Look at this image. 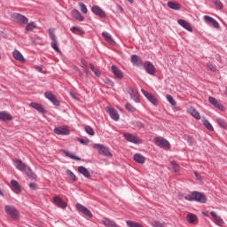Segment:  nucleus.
<instances>
[{
  "instance_id": "obj_1",
  "label": "nucleus",
  "mask_w": 227,
  "mask_h": 227,
  "mask_svg": "<svg viewBox=\"0 0 227 227\" xmlns=\"http://www.w3.org/2000/svg\"><path fill=\"white\" fill-rule=\"evenodd\" d=\"M12 162L14 164V167L18 171H21L26 173V175L28 176V178H31L32 180H35L36 178V175L33 173V170H31L30 167H27L26 163L22 162V160L20 159H13Z\"/></svg>"
},
{
  "instance_id": "obj_2",
  "label": "nucleus",
  "mask_w": 227,
  "mask_h": 227,
  "mask_svg": "<svg viewBox=\"0 0 227 227\" xmlns=\"http://www.w3.org/2000/svg\"><path fill=\"white\" fill-rule=\"evenodd\" d=\"M187 201H196L197 203H207V195L205 193L194 191L192 193L184 196Z\"/></svg>"
},
{
  "instance_id": "obj_3",
  "label": "nucleus",
  "mask_w": 227,
  "mask_h": 227,
  "mask_svg": "<svg viewBox=\"0 0 227 227\" xmlns=\"http://www.w3.org/2000/svg\"><path fill=\"white\" fill-rule=\"evenodd\" d=\"M93 148L98 150L99 155H104V157H113V153L109 151V148L100 144H94Z\"/></svg>"
},
{
  "instance_id": "obj_4",
  "label": "nucleus",
  "mask_w": 227,
  "mask_h": 227,
  "mask_svg": "<svg viewBox=\"0 0 227 227\" xmlns=\"http://www.w3.org/2000/svg\"><path fill=\"white\" fill-rule=\"evenodd\" d=\"M154 143L156 146L163 148V150H169V148H171V144H169V141L161 137H155Z\"/></svg>"
},
{
  "instance_id": "obj_5",
  "label": "nucleus",
  "mask_w": 227,
  "mask_h": 227,
  "mask_svg": "<svg viewBox=\"0 0 227 227\" xmlns=\"http://www.w3.org/2000/svg\"><path fill=\"white\" fill-rule=\"evenodd\" d=\"M5 213L8 215H11L13 219H19L20 217V215H19V210L14 206L7 205L4 207Z\"/></svg>"
},
{
  "instance_id": "obj_6",
  "label": "nucleus",
  "mask_w": 227,
  "mask_h": 227,
  "mask_svg": "<svg viewBox=\"0 0 227 227\" xmlns=\"http://www.w3.org/2000/svg\"><path fill=\"white\" fill-rule=\"evenodd\" d=\"M75 208L78 210V212H81V214H82L86 217H90V219L93 217V214L91 213V211L88 209V207L82 206V204L76 203Z\"/></svg>"
},
{
  "instance_id": "obj_7",
  "label": "nucleus",
  "mask_w": 227,
  "mask_h": 227,
  "mask_svg": "<svg viewBox=\"0 0 227 227\" xmlns=\"http://www.w3.org/2000/svg\"><path fill=\"white\" fill-rule=\"evenodd\" d=\"M123 137L126 139V141H129V143H133L134 145H141V143H143L139 137L132 135L131 133H124Z\"/></svg>"
},
{
  "instance_id": "obj_8",
  "label": "nucleus",
  "mask_w": 227,
  "mask_h": 227,
  "mask_svg": "<svg viewBox=\"0 0 227 227\" xmlns=\"http://www.w3.org/2000/svg\"><path fill=\"white\" fill-rule=\"evenodd\" d=\"M91 12L92 13H94V15L100 17V19H106V17L107 16L106 11L98 5H93L91 7Z\"/></svg>"
},
{
  "instance_id": "obj_9",
  "label": "nucleus",
  "mask_w": 227,
  "mask_h": 227,
  "mask_svg": "<svg viewBox=\"0 0 227 227\" xmlns=\"http://www.w3.org/2000/svg\"><path fill=\"white\" fill-rule=\"evenodd\" d=\"M106 113H108L110 118H112V120H114V121H118L120 120V114H118V111H116V109L107 106Z\"/></svg>"
},
{
  "instance_id": "obj_10",
  "label": "nucleus",
  "mask_w": 227,
  "mask_h": 227,
  "mask_svg": "<svg viewBox=\"0 0 227 227\" xmlns=\"http://www.w3.org/2000/svg\"><path fill=\"white\" fill-rule=\"evenodd\" d=\"M44 96L45 98H47L48 100H50V102H51V104H53V106H56L57 107L59 106V101L58 100V98H56V96L52 94V92L46 91L44 93Z\"/></svg>"
},
{
  "instance_id": "obj_11",
  "label": "nucleus",
  "mask_w": 227,
  "mask_h": 227,
  "mask_svg": "<svg viewBox=\"0 0 227 227\" xmlns=\"http://www.w3.org/2000/svg\"><path fill=\"white\" fill-rule=\"evenodd\" d=\"M208 102L211 104V106H214L216 109H219V111H224V106L223 104H221V101L217 100L214 97H209L208 98Z\"/></svg>"
},
{
  "instance_id": "obj_12",
  "label": "nucleus",
  "mask_w": 227,
  "mask_h": 227,
  "mask_svg": "<svg viewBox=\"0 0 227 227\" xmlns=\"http://www.w3.org/2000/svg\"><path fill=\"white\" fill-rule=\"evenodd\" d=\"M12 19H15L19 24H27L29 22L27 17L17 12L12 14Z\"/></svg>"
},
{
  "instance_id": "obj_13",
  "label": "nucleus",
  "mask_w": 227,
  "mask_h": 227,
  "mask_svg": "<svg viewBox=\"0 0 227 227\" xmlns=\"http://www.w3.org/2000/svg\"><path fill=\"white\" fill-rule=\"evenodd\" d=\"M127 91L132 100H134V102H136L137 104H139V102H141V99H139V93H137V91L134 90V89L130 87L127 89Z\"/></svg>"
},
{
  "instance_id": "obj_14",
  "label": "nucleus",
  "mask_w": 227,
  "mask_h": 227,
  "mask_svg": "<svg viewBox=\"0 0 227 227\" xmlns=\"http://www.w3.org/2000/svg\"><path fill=\"white\" fill-rule=\"evenodd\" d=\"M144 67L145 68V72H147L149 75H155V66H153L152 62L145 61L144 63Z\"/></svg>"
},
{
  "instance_id": "obj_15",
  "label": "nucleus",
  "mask_w": 227,
  "mask_h": 227,
  "mask_svg": "<svg viewBox=\"0 0 227 227\" xmlns=\"http://www.w3.org/2000/svg\"><path fill=\"white\" fill-rule=\"evenodd\" d=\"M54 133L58 136H68L70 130H68L67 127H58L54 129Z\"/></svg>"
},
{
  "instance_id": "obj_16",
  "label": "nucleus",
  "mask_w": 227,
  "mask_h": 227,
  "mask_svg": "<svg viewBox=\"0 0 227 227\" xmlns=\"http://www.w3.org/2000/svg\"><path fill=\"white\" fill-rule=\"evenodd\" d=\"M177 24H179L181 27L186 29V31L192 33V27L191 26V23L187 22L185 20H178Z\"/></svg>"
},
{
  "instance_id": "obj_17",
  "label": "nucleus",
  "mask_w": 227,
  "mask_h": 227,
  "mask_svg": "<svg viewBox=\"0 0 227 227\" xmlns=\"http://www.w3.org/2000/svg\"><path fill=\"white\" fill-rule=\"evenodd\" d=\"M53 201L57 207H59V208H67V202H65L59 196H55Z\"/></svg>"
},
{
  "instance_id": "obj_18",
  "label": "nucleus",
  "mask_w": 227,
  "mask_h": 227,
  "mask_svg": "<svg viewBox=\"0 0 227 227\" xmlns=\"http://www.w3.org/2000/svg\"><path fill=\"white\" fill-rule=\"evenodd\" d=\"M13 120V116L8 114L6 111L0 112V121H12Z\"/></svg>"
},
{
  "instance_id": "obj_19",
  "label": "nucleus",
  "mask_w": 227,
  "mask_h": 227,
  "mask_svg": "<svg viewBox=\"0 0 227 227\" xmlns=\"http://www.w3.org/2000/svg\"><path fill=\"white\" fill-rule=\"evenodd\" d=\"M30 107H33V109H35V111H38V113H41L42 114H45V108H43L42 104L32 102L30 103Z\"/></svg>"
},
{
  "instance_id": "obj_20",
  "label": "nucleus",
  "mask_w": 227,
  "mask_h": 227,
  "mask_svg": "<svg viewBox=\"0 0 227 227\" xmlns=\"http://www.w3.org/2000/svg\"><path fill=\"white\" fill-rule=\"evenodd\" d=\"M112 72L116 79H123V72L116 66H112Z\"/></svg>"
},
{
  "instance_id": "obj_21",
  "label": "nucleus",
  "mask_w": 227,
  "mask_h": 227,
  "mask_svg": "<svg viewBox=\"0 0 227 227\" xmlns=\"http://www.w3.org/2000/svg\"><path fill=\"white\" fill-rule=\"evenodd\" d=\"M78 172L81 175H83V176L85 178H91V174L90 173V171L88 170V168H86V167L84 166H80L78 167Z\"/></svg>"
},
{
  "instance_id": "obj_22",
  "label": "nucleus",
  "mask_w": 227,
  "mask_h": 227,
  "mask_svg": "<svg viewBox=\"0 0 227 227\" xmlns=\"http://www.w3.org/2000/svg\"><path fill=\"white\" fill-rule=\"evenodd\" d=\"M204 20H206V22H209V24H212L215 27V29H219V22H217V20H215V19H214L208 15H205Z\"/></svg>"
},
{
  "instance_id": "obj_23",
  "label": "nucleus",
  "mask_w": 227,
  "mask_h": 227,
  "mask_svg": "<svg viewBox=\"0 0 227 227\" xmlns=\"http://www.w3.org/2000/svg\"><path fill=\"white\" fill-rule=\"evenodd\" d=\"M133 160L137 162V164H145V162H146V158H145L141 153H136L133 156Z\"/></svg>"
},
{
  "instance_id": "obj_24",
  "label": "nucleus",
  "mask_w": 227,
  "mask_h": 227,
  "mask_svg": "<svg viewBox=\"0 0 227 227\" xmlns=\"http://www.w3.org/2000/svg\"><path fill=\"white\" fill-rule=\"evenodd\" d=\"M12 56L17 61H20L21 63H24V61H26V59H24L22 53H20V51H19L18 50L13 51Z\"/></svg>"
},
{
  "instance_id": "obj_25",
  "label": "nucleus",
  "mask_w": 227,
  "mask_h": 227,
  "mask_svg": "<svg viewBox=\"0 0 227 227\" xmlns=\"http://www.w3.org/2000/svg\"><path fill=\"white\" fill-rule=\"evenodd\" d=\"M210 215L213 217L215 224H224V221H223V218H221V216L217 215V213H215V211H211Z\"/></svg>"
},
{
  "instance_id": "obj_26",
  "label": "nucleus",
  "mask_w": 227,
  "mask_h": 227,
  "mask_svg": "<svg viewBox=\"0 0 227 227\" xmlns=\"http://www.w3.org/2000/svg\"><path fill=\"white\" fill-rule=\"evenodd\" d=\"M131 63H133L135 67H141V65H143V60L141 59V58H139V56L132 55Z\"/></svg>"
},
{
  "instance_id": "obj_27",
  "label": "nucleus",
  "mask_w": 227,
  "mask_h": 227,
  "mask_svg": "<svg viewBox=\"0 0 227 227\" xmlns=\"http://www.w3.org/2000/svg\"><path fill=\"white\" fill-rule=\"evenodd\" d=\"M11 185L12 187V191L16 193L21 192L20 184L16 180H11Z\"/></svg>"
},
{
  "instance_id": "obj_28",
  "label": "nucleus",
  "mask_w": 227,
  "mask_h": 227,
  "mask_svg": "<svg viewBox=\"0 0 227 227\" xmlns=\"http://www.w3.org/2000/svg\"><path fill=\"white\" fill-rule=\"evenodd\" d=\"M73 18L75 19V20H79V22H82L84 20V16L79 12L77 10H74L72 12Z\"/></svg>"
},
{
  "instance_id": "obj_29",
  "label": "nucleus",
  "mask_w": 227,
  "mask_h": 227,
  "mask_svg": "<svg viewBox=\"0 0 227 227\" xmlns=\"http://www.w3.org/2000/svg\"><path fill=\"white\" fill-rule=\"evenodd\" d=\"M167 6H168L171 10H176V11H178L181 8L180 4L173 1H168L167 3Z\"/></svg>"
},
{
  "instance_id": "obj_30",
  "label": "nucleus",
  "mask_w": 227,
  "mask_h": 227,
  "mask_svg": "<svg viewBox=\"0 0 227 227\" xmlns=\"http://www.w3.org/2000/svg\"><path fill=\"white\" fill-rule=\"evenodd\" d=\"M102 36L106 40V42H107L108 43H113V42H114L113 40V36L108 32H103Z\"/></svg>"
},
{
  "instance_id": "obj_31",
  "label": "nucleus",
  "mask_w": 227,
  "mask_h": 227,
  "mask_svg": "<svg viewBox=\"0 0 227 227\" xmlns=\"http://www.w3.org/2000/svg\"><path fill=\"white\" fill-rule=\"evenodd\" d=\"M190 114H192V116H193V118H195L196 120L201 119V116L200 115V112L194 108H190Z\"/></svg>"
},
{
  "instance_id": "obj_32",
  "label": "nucleus",
  "mask_w": 227,
  "mask_h": 227,
  "mask_svg": "<svg viewBox=\"0 0 227 227\" xmlns=\"http://www.w3.org/2000/svg\"><path fill=\"white\" fill-rule=\"evenodd\" d=\"M186 219L190 224H194L196 219H198V216H196V215L193 214H189L187 215Z\"/></svg>"
},
{
  "instance_id": "obj_33",
  "label": "nucleus",
  "mask_w": 227,
  "mask_h": 227,
  "mask_svg": "<svg viewBox=\"0 0 227 227\" xmlns=\"http://www.w3.org/2000/svg\"><path fill=\"white\" fill-rule=\"evenodd\" d=\"M66 157H69V159H74V160H81V157L74 155V153L69 151H64Z\"/></svg>"
},
{
  "instance_id": "obj_34",
  "label": "nucleus",
  "mask_w": 227,
  "mask_h": 227,
  "mask_svg": "<svg viewBox=\"0 0 227 227\" xmlns=\"http://www.w3.org/2000/svg\"><path fill=\"white\" fill-rule=\"evenodd\" d=\"M216 123L222 128V129H227V123L226 121L222 118H216Z\"/></svg>"
},
{
  "instance_id": "obj_35",
  "label": "nucleus",
  "mask_w": 227,
  "mask_h": 227,
  "mask_svg": "<svg viewBox=\"0 0 227 227\" xmlns=\"http://www.w3.org/2000/svg\"><path fill=\"white\" fill-rule=\"evenodd\" d=\"M102 223L106 227H112V225L114 223V220H111L109 218H104Z\"/></svg>"
},
{
  "instance_id": "obj_36",
  "label": "nucleus",
  "mask_w": 227,
  "mask_h": 227,
  "mask_svg": "<svg viewBox=\"0 0 227 227\" xmlns=\"http://www.w3.org/2000/svg\"><path fill=\"white\" fill-rule=\"evenodd\" d=\"M33 29H36V23L31 21L27 24L26 31H33Z\"/></svg>"
},
{
  "instance_id": "obj_37",
  "label": "nucleus",
  "mask_w": 227,
  "mask_h": 227,
  "mask_svg": "<svg viewBox=\"0 0 227 227\" xmlns=\"http://www.w3.org/2000/svg\"><path fill=\"white\" fill-rule=\"evenodd\" d=\"M166 98H167L168 102H169V104L173 106V107H175L176 106V101L175 100L173 96L167 94Z\"/></svg>"
},
{
  "instance_id": "obj_38",
  "label": "nucleus",
  "mask_w": 227,
  "mask_h": 227,
  "mask_svg": "<svg viewBox=\"0 0 227 227\" xmlns=\"http://www.w3.org/2000/svg\"><path fill=\"white\" fill-rule=\"evenodd\" d=\"M126 224L128 227H143V225H141V223H137V222L134 221H127Z\"/></svg>"
},
{
  "instance_id": "obj_39",
  "label": "nucleus",
  "mask_w": 227,
  "mask_h": 227,
  "mask_svg": "<svg viewBox=\"0 0 227 227\" xmlns=\"http://www.w3.org/2000/svg\"><path fill=\"white\" fill-rule=\"evenodd\" d=\"M147 100H149V102H151V104H153V106H158L159 105V101L157 100V98H155L152 94L149 96Z\"/></svg>"
},
{
  "instance_id": "obj_40",
  "label": "nucleus",
  "mask_w": 227,
  "mask_h": 227,
  "mask_svg": "<svg viewBox=\"0 0 227 227\" xmlns=\"http://www.w3.org/2000/svg\"><path fill=\"white\" fill-rule=\"evenodd\" d=\"M203 125L206 127V129H207V130H209L210 132H213L214 127L212 126L210 121H208V120H205L203 121Z\"/></svg>"
},
{
  "instance_id": "obj_41",
  "label": "nucleus",
  "mask_w": 227,
  "mask_h": 227,
  "mask_svg": "<svg viewBox=\"0 0 227 227\" xmlns=\"http://www.w3.org/2000/svg\"><path fill=\"white\" fill-rule=\"evenodd\" d=\"M72 33H74L75 35H82V28L79 27H71Z\"/></svg>"
},
{
  "instance_id": "obj_42",
  "label": "nucleus",
  "mask_w": 227,
  "mask_h": 227,
  "mask_svg": "<svg viewBox=\"0 0 227 227\" xmlns=\"http://www.w3.org/2000/svg\"><path fill=\"white\" fill-rule=\"evenodd\" d=\"M85 132H87L89 136H95V130L93 129V128H91V126H86Z\"/></svg>"
},
{
  "instance_id": "obj_43",
  "label": "nucleus",
  "mask_w": 227,
  "mask_h": 227,
  "mask_svg": "<svg viewBox=\"0 0 227 227\" xmlns=\"http://www.w3.org/2000/svg\"><path fill=\"white\" fill-rule=\"evenodd\" d=\"M49 35H50L52 42H58V37H56V35L54 34V29L50 28L49 29Z\"/></svg>"
},
{
  "instance_id": "obj_44",
  "label": "nucleus",
  "mask_w": 227,
  "mask_h": 227,
  "mask_svg": "<svg viewBox=\"0 0 227 227\" xmlns=\"http://www.w3.org/2000/svg\"><path fill=\"white\" fill-rule=\"evenodd\" d=\"M214 4L216 10H223V2L221 0H215Z\"/></svg>"
},
{
  "instance_id": "obj_45",
  "label": "nucleus",
  "mask_w": 227,
  "mask_h": 227,
  "mask_svg": "<svg viewBox=\"0 0 227 227\" xmlns=\"http://www.w3.org/2000/svg\"><path fill=\"white\" fill-rule=\"evenodd\" d=\"M171 166H172V168L175 171V173H178L180 171V167L178 166L176 161H172Z\"/></svg>"
},
{
  "instance_id": "obj_46",
  "label": "nucleus",
  "mask_w": 227,
  "mask_h": 227,
  "mask_svg": "<svg viewBox=\"0 0 227 227\" xmlns=\"http://www.w3.org/2000/svg\"><path fill=\"white\" fill-rule=\"evenodd\" d=\"M69 178H71V180H73V182H77V176H75V174H74V172H72L71 170H67V171Z\"/></svg>"
},
{
  "instance_id": "obj_47",
  "label": "nucleus",
  "mask_w": 227,
  "mask_h": 227,
  "mask_svg": "<svg viewBox=\"0 0 227 227\" xmlns=\"http://www.w3.org/2000/svg\"><path fill=\"white\" fill-rule=\"evenodd\" d=\"M207 68H208L211 72H216V71H217V67H215V65H214V64H212V63H210V62H208V63L207 64Z\"/></svg>"
},
{
  "instance_id": "obj_48",
  "label": "nucleus",
  "mask_w": 227,
  "mask_h": 227,
  "mask_svg": "<svg viewBox=\"0 0 227 227\" xmlns=\"http://www.w3.org/2000/svg\"><path fill=\"white\" fill-rule=\"evenodd\" d=\"M51 45L54 51H56V52H61V50H59V47H58V41L51 42Z\"/></svg>"
},
{
  "instance_id": "obj_49",
  "label": "nucleus",
  "mask_w": 227,
  "mask_h": 227,
  "mask_svg": "<svg viewBox=\"0 0 227 227\" xmlns=\"http://www.w3.org/2000/svg\"><path fill=\"white\" fill-rule=\"evenodd\" d=\"M126 109L127 111H129V113H135L136 107H134L130 103L126 104Z\"/></svg>"
},
{
  "instance_id": "obj_50",
  "label": "nucleus",
  "mask_w": 227,
  "mask_h": 227,
  "mask_svg": "<svg viewBox=\"0 0 227 227\" xmlns=\"http://www.w3.org/2000/svg\"><path fill=\"white\" fill-rule=\"evenodd\" d=\"M90 70H91L92 72H94L95 75H96L97 77H100V73H99L98 70H97V69L95 68V66H93V64H90Z\"/></svg>"
},
{
  "instance_id": "obj_51",
  "label": "nucleus",
  "mask_w": 227,
  "mask_h": 227,
  "mask_svg": "<svg viewBox=\"0 0 227 227\" xmlns=\"http://www.w3.org/2000/svg\"><path fill=\"white\" fill-rule=\"evenodd\" d=\"M79 6H80L81 12H82V13H88V8L86 7V4L80 3Z\"/></svg>"
},
{
  "instance_id": "obj_52",
  "label": "nucleus",
  "mask_w": 227,
  "mask_h": 227,
  "mask_svg": "<svg viewBox=\"0 0 227 227\" xmlns=\"http://www.w3.org/2000/svg\"><path fill=\"white\" fill-rule=\"evenodd\" d=\"M153 227H164V223L159 222V221H154L152 224Z\"/></svg>"
},
{
  "instance_id": "obj_53",
  "label": "nucleus",
  "mask_w": 227,
  "mask_h": 227,
  "mask_svg": "<svg viewBox=\"0 0 227 227\" xmlns=\"http://www.w3.org/2000/svg\"><path fill=\"white\" fill-rule=\"evenodd\" d=\"M77 141H79V143H81L82 145H88V143H90L89 139L84 138H77Z\"/></svg>"
},
{
  "instance_id": "obj_54",
  "label": "nucleus",
  "mask_w": 227,
  "mask_h": 227,
  "mask_svg": "<svg viewBox=\"0 0 227 227\" xmlns=\"http://www.w3.org/2000/svg\"><path fill=\"white\" fill-rule=\"evenodd\" d=\"M105 83L107 84L108 86H114V82H113L109 79H106Z\"/></svg>"
},
{
  "instance_id": "obj_55",
  "label": "nucleus",
  "mask_w": 227,
  "mask_h": 227,
  "mask_svg": "<svg viewBox=\"0 0 227 227\" xmlns=\"http://www.w3.org/2000/svg\"><path fill=\"white\" fill-rule=\"evenodd\" d=\"M141 91H142L143 95L145 97V98H148L152 95L151 93H149L148 91H146L143 89Z\"/></svg>"
},
{
  "instance_id": "obj_56",
  "label": "nucleus",
  "mask_w": 227,
  "mask_h": 227,
  "mask_svg": "<svg viewBox=\"0 0 227 227\" xmlns=\"http://www.w3.org/2000/svg\"><path fill=\"white\" fill-rule=\"evenodd\" d=\"M184 139H185L188 143H192V137H191V136H184Z\"/></svg>"
},
{
  "instance_id": "obj_57",
  "label": "nucleus",
  "mask_w": 227,
  "mask_h": 227,
  "mask_svg": "<svg viewBox=\"0 0 227 227\" xmlns=\"http://www.w3.org/2000/svg\"><path fill=\"white\" fill-rule=\"evenodd\" d=\"M137 127H138L139 129H144L145 128V124L141 121H137Z\"/></svg>"
},
{
  "instance_id": "obj_58",
  "label": "nucleus",
  "mask_w": 227,
  "mask_h": 227,
  "mask_svg": "<svg viewBox=\"0 0 227 227\" xmlns=\"http://www.w3.org/2000/svg\"><path fill=\"white\" fill-rule=\"evenodd\" d=\"M29 187L30 189H32L33 191H35L36 189V184L35 183H30L29 184Z\"/></svg>"
},
{
  "instance_id": "obj_59",
  "label": "nucleus",
  "mask_w": 227,
  "mask_h": 227,
  "mask_svg": "<svg viewBox=\"0 0 227 227\" xmlns=\"http://www.w3.org/2000/svg\"><path fill=\"white\" fill-rule=\"evenodd\" d=\"M194 175H195L197 180H201V176H200V174L198 173V171H195V172H194Z\"/></svg>"
},
{
  "instance_id": "obj_60",
  "label": "nucleus",
  "mask_w": 227,
  "mask_h": 227,
  "mask_svg": "<svg viewBox=\"0 0 227 227\" xmlns=\"http://www.w3.org/2000/svg\"><path fill=\"white\" fill-rule=\"evenodd\" d=\"M215 58H216V60H218V62L221 63V55L216 54Z\"/></svg>"
},
{
  "instance_id": "obj_61",
  "label": "nucleus",
  "mask_w": 227,
  "mask_h": 227,
  "mask_svg": "<svg viewBox=\"0 0 227 227\" xmlns=\"http://www.w3.org/2000/svg\"><path fill=\"white\" fill-rule=\"evenodd\" d=\"M83 68H84L85 74H86L87 75H90V71L88 70V67H83Z\"/></svg>"
},
{
  "instance_id": "obj_62",
  "label": "nucleus",
  "mask_w": 227,
  "mask_h": 227,
  "mask_svg": "<svg viewBox=\"0 0 227 227\" xmlns=\"http://www.w3.org/2000/svg\"><path fill=\"white\" fill-rule=\"evenodd\" d=\"M112 227H120V225H118V224L116 223V222H114Z\"/></svg>"
},
{
  "instance_id": "obj_63",
  "label": "nucleus",
  "mask_w": 227,
  "mask_h": 227,
  "mask_svg": "<svg viewBox=\"0 0 227 227\" xmlns=\"http://www.w3.org/2000/svg\"><path fill=\"white\" fill-rule=\"evenodd\" d=\"M0 196H4V194L1 189H0Z\"/></svg>"
},
{
  "instance_id": "obj_64",
  "label": "nucleus",
  "mask_w": 227,
  "mask_h": 227,
  "mask_svg": "<svg viewBox=\"0 0 227 227\" xmlns=\"http://www.w3.org/2000/svg\"><path fill=\"white\" fill-rule=\"evenodd\" d=\"M37 70H38V72H42V67H37Z\"/></svg>"
}]
</instances>
